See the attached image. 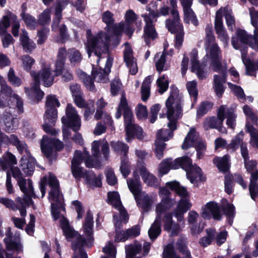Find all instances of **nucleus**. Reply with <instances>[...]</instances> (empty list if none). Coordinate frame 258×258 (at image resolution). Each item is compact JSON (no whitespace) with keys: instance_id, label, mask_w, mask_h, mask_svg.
Returning <instances> with one entry per match:
<instances>
[{"instance_id":"c9c22d12","label":"nucleus","mask_w":258,"mask_h":258,"mask_svg":"<svg viewBox=\"0 0 258 258\" xmlns=\"http://www.w3.org/2000/svg\"><path fill=\"white\" fill-rule=\"evenodd\" d=\"M258 180V171L251 173L250 183L249 190L252 199L255 200L258 197V185L255 180Z\"/></svg>"},{"instance_id":"e433bc0d","label":"nucleus","mask_w":258,"mask_h":258,"mask_svg":"<svg viewBox=\"0 0 258 258\" xmlns=\"http://www.w3.org/2000/svg\"><path fill=\"white\" fill-rule=\"evenodd\" d=\"M198 140V135L194 129H191L185 137L182 145V149H187L196 145Z\"/></svg>"},{"instance_id":"603ef678","label":"nucleus","mask_w":258,"mask_h":258,"mask_svg":"<svg viewBox=\"0 0 258 258\" xmlns=\"http://www.w3.org/2000/svg\"><path fill=\"white\" fill-rule=\"evenodd\" d=\"M225 16L226 22L227 26L229 29L232 30L233 26L234 25L235 19L230 10L227 8L222 9V15Z\"/></svg>"},{"instance_id":"f03ea898","label":"nucleus","mask_w":258,"mask_h":258,"mask_svg":"<svg viewBox=\"0 0 258 258\" xmlns=\"http://www.w3.org/2000/svg\"><path fill=\"white\" fill-rule=\"evenodd\" d=\"M166 186L159 188V195L162 199L156 206V219L148 231L149 236L152 240L155 239L160 234L161 220L164 222V229L165 230L170 232L172 236L177 235L184 227L183 215L191 206L188 200H181L173 211L177 223H173L172 213L167 212V211L176 204V201L168 196L170 191L167 188L168 187Z\"/></svg>"},{"instance_id":"49530a36","label":"nucleus","mask_w":258,"mask_h":258,"mask_svg":"<svg viewBox=\"0 0 258 258\" xmlns=\"http://www.w3.org/2000/svg\"><path fill=\"white\" fill-rule=\"evenodd\" d=\"M23 69L26 71L31 70L32 66L35 63V59L29 55L25 54L20 58Z\"/></svg>"},{"instance_id":"052dcab7","label":"nucleus","mask_w":258,"mask_h":258,"mask_svg":"<svg viewBox=\"0 0 258 258\" xmlns=\"http://www.w3.org/2000/svg\"><path fill=\"white\" fill-rule=\"evenodd\" d=\"M55 18L53 20L52 25V28L53 30L55 27H57L59 24L61 19V12L62 8L60 3H57L54 7Z\"/></svg>"},{"instance_id":"6ab92c4d","label":"nucleus","mask_w":258,"mask_h":258,"mask_svg":"<svg viewBox=\"0 0 258 258\" xmlns=\"http://www.w3.org/2000/svg\"><path fill=\"white\" fill-rule=\"evenodd\" d=\"M15 202L16 204L13 200L10 199L0 198V203L13 211L19 210L22 217L25 216L26 215V208L27 206L33 204L32 200L30 199H29L28 200L26 199V201L23 202L22 198L19 197L15 199Z\"/></svg>"},{"instance_id":"412c9836","label":"nucleus","mask_w":258,"mask_h":258,"mask_svg":"<svg viewBox=\"0 0 258 258\" xmlns=\"http://www.w3.org/2000/svg\"><path fill=\"white\" fill-rule=\"evenodd\" d=\"M139 174L141 175L144 182L147 185L151 186H157L158 182L157 179L146 168L145 166L142 163H139L137 167L133 172L134 180L140 181Z\"/></svg>"},{"instance_id":"3c124183","label":"nucleus","mask_w":258,"mask_h":258,"mask_svg":"<svg viewBox=\"0 0 258 258\" xmlns=\"http://www.w3.org/2000/svg\"><path fill=\"white\" fill-rule=\"evenodd\" d=\"M111 147L117 153L122 154L123 157H126L128 147L122 142H111Z\"/></svg>"},{"instance_id":"864d4df0","label":"nucleus","mask_w":258,"mask_h":258,"mask_svg":"<svg viewBox=\"0 0 258 258\" xmlns=\"http://www.w3.org/2000/svg\"><path fill=\"white\" fill-rule=\"evenodd\" d=\"M157 84L159 88V91L161 94L165 92L169 85V81L167 76L161 75L157 80Z\"/></svg>"},{"instance_id":"473e14b6","label":"nucleus","mask_w":258,"mask_h":258,"mask_svg":"<svg viewBox=\"0 0 258 258\" xmlns=\"http://www.w3.org/2000/svg\"><path fill=\"white\" fill-rule=\"evenodd\" d=\"M20 40L23 49L26 52H31L36 47L35 43L29 39L28 34L25 30L22 31Z\"/></svg>"},{"instance_id":"393cba45","label":"nucleus","mask_w":258,"mask_h":258,"mask_svg":"<svg viewBox=\"0 0 258 258\" xmlns=\"http://www.w3.org/2000/svg\"><path fill=\"white\" fill-rule=\"evenodd\" d=\"M212 215L216 220H220L222 214L219 206L214 202L207 203L202 209V216L204 218H209Z\"/></svg>"},{"instance_id":"72a5a7b5","label":"nucleus","mask_w":258,"mask_h":258,"mask_svg":"<svg viewBox=\"0 0 258 258\" xmlns=\"http://www.w3.org/2000/svg\"><path fill=\"white\" fill-rule=\"evenodd\" d=\"M224 107V119L227 118L226 124L231 128H234L235 126L236 115L234 113V109L232 108H228L226 105H221Z\"/></svg>"},{"instance_id":"6e6552de","label":"nucleus","mask_w":258,"mask_h":258,"mask_svg":"<svg viewBox=\"0 0 258 258\" xmlns=\"http://www.w3.org/2000/svg\"><path fill=\"white\" fill-rule=\"evenodd\" d=\"M127 184L139 207L145 211L149 210L153 203L157 201V196L153 194L149 195L142 192L141 182L139 180H127Z\"/></svg>"},{"instance_id":"680f3d73","label":"nucleus","mask_w":258,"mask_h":258,"mask_svg":"<svg viewBox=\"0 0 258 258\" xmlns=\"http://www.w3.org/2000/svg\"><path fill=\"white\" fill-rule=\"evenodd\" d=\"M120 170L125 178L128 176L130 172V165L128 164V160L126 157H121Z\"/></svg>"},{"instance_id":"9d476101","label":"nucleus","mask_w":258,"mask_h":258,"mask_svg":"<svg viewBox=\"0 0 258 258\" xmlns=\"http://www.w3.org/2000/svg\"><path fill=\"white\" fill-rule=\"evenodd\" d=\"M83 160L85 161L86 165L90 168L94 167L96 164V162L92 160L88 151H84L81 153L76 151L72 161L71 166L72 172L76 179H79L85 175V171L80 166Z\"/></svg>"},{"instance_id":"69168bd1","label":"nucleus","mask_w":258,"mask_h":258,"mask_svg":"<svg viewBox=\"0 0 258 258\" xmlns=\"http://www.w3.org/2000/svg\"><path fill=\"white\" fill-rule=\"evenodd\" d=\"M136 113L137 117L140 119H145L147 117L148 111L146 106L139 104L136 109Z\"/></svg>"},{"instance_id":"5701e85b","label":"nucleus","mask_w":258,"mask_h":258,"mask_svg":"<svg viewBox=\"0 0 258 258\" xmlns=\"http://www.w3.org/2000/svg\"><path fill=\"white\" fill-rule=\"evenodd\" d=\"M190 163L186 169H183L186 172V176L190 182L195 186H198L200 182L204 181L206 177L204 175L201 169L196 165L191 164V160L189 158Z\"/></svg>"},{"instance_id":"20e7f679","label":"nucleus","mask_w":258,"mask_h":258,"mask_svg":"<svg viewBox=\"0 0 258 258\" xmlns=\"http://www.w3.org/2000/svg\"><path fill=\"white\" fill-rule=\"evenodd\" d=\"M102 19L103 22L107 25L105 32L100 31L94 36H90V30L87 32V48L88 56L90 57L91 53L94 52L97 57V63L100 59V56L107 52L111 40L117 36L113 30V27L115 24L112 25L114 21L113 14L109 11H106L102 14Z\"/></svg>"},{"instance_id":"5fc2aeb1","label":"nucleus","mask_w":258,"mask_h":258,"mask_svg":"<svg viewBox=\"0 0 258 258\" xmlns=\"http://www.w3.org/2000/svg\"><path fill=\"white\" fill-rule=\"evenodd\" d=\"M175 32H177L175 37V47L179 48L182 45L184 36L183 26L182 25H178V27L175 28V30L173 33Z\"/></svg>"},{"instance_id":"b1692460","label":"nucleus","mask_w":258,"mask_h":258,"mask_svg":"<svg viewBox=\"0 0 258 258\" xmlns=\"http://www.w3.org/2000/svg\"><path fill=\"white\" fill-rule=\"evenodd\" d=\"M6 236L4 242L8 251H15L18 253L22 251V246L20 243L19 234L12 236L11 229L8 227L6 232Z\"/></svg>"},{"instance_id":"4c0bfd02","label":"nucleus","mask_w":258,"mask_h":258,"mask_svg":"<svg viewBox=\"0 0 258 258\" xmlns=\"http://www.w3.org/2000/svg\"><path fill=\"white\" fill-rule=\"evenodd\" d=\"M166 186L171 190H174L181 197H186L188 196V192L186 188L181 186L179 183L176 181L167 182Z\"/></svg>"},{"instance_id":"58836bf2","label":"nucleus","mask_w":258,"mask_h":258,"mask_svg":"<svg viewBox=\"0 0 258 258\" xmlns=\"http://www.w3.org/2000/svg\"><path fill=\"white\" fill-rule=\"evenodd\" d=\"M171 15L174 18L173 21L170 20L166 21V25L168 29L171 32L173 33L175 30V28L178 27V25H181L179 22V13L176 8L172 9L171 11Z\"/></svg>"},{"instance_id":"1a4fd4ad","label":"nucleus","mask_w":258,"mask_h":258,"mask_svg":"<svg viewBox=\"0 0 258 258\" xmlns=\"http://www.w3.org/2000/svg\"><path fill=\"white\" fill-rule=\"evenodd\" d=\"M62 133L64 140L69 139L71 128L74 132L79 131L81 126V118L72 105L68 104L66 109V116L61 118Z\"/></svg>"},{"instance_id":"bb28decb","label":"nucleus","mask_w":258,"mask_h":258,"mask_svg":"<svg viewBox=\"0 0 258 258\" xmlns=\"http://www.w3.org/2000/svg\"><path fill=\"white\" fill-rule=\"evenodd\" d=\"M123 58L126 67L129 69L131 74L135 75L138 72V67L136 59L133 56V51L130 46L125 44V49L123 52Z\"/></svg>"},{"instance_id":"f3484780","label":"nucleus","mask_w":258,"mask_h":258,"mask_svg":"<svg viewBox=\"0 0 258 258\" xmlns=\"http://www.w3.org/2000/svg\"><path fill=\"white\" fill-rule=\"evenodd\" d=\"M35 84L39 85L41 81L44 86L49 87L52 85L54 81V76L51 70V65L49 63H45L39 73L35 71L30 73Z\"/></svg>"},{"instance_id":"a19ab883","label":"nucleus","mask_w":258,"mask_h":258,"mask_svg":"<svg viewBox=\"0 0 258 258\" xmlns=\"http://www.w3.org/2000/svg\"><path fill=\"white\" fill-rule=\"evenodd\" d=\"M184 13V21L185 23H191L195 26L198 25V21L191 7L183 9Z\"/></svg>"},{"instance_id":"39448f33","label":"nucleus","mask_w":258,"mask_h":258,"mask_svg":"<svg viewBox=\"0 0 258 258\" xmlns=\"http://www.w3.org/2000/svg\"><path fill=\"white\" fill-rule=\"evenodd\" d=\"M253 37L247 34L246 32L242 29H237L236 35L232 37V44L235 49H240L241 52V58L244 64L246 73L250 76L254 75L255 71L258 70V63H253L249 59L246 58L247 47L243 45L248 44L251 48L258 50V29L257 25L254 27Z\"/></svg>"},{"instance_id":"37998d69","label":"nucleus","mask_w":258,"mask_h":258,"mask_svg":"<svg viewBox=\"0 0 258 258\" xmlns=\"http://www.w3.org/2000/svg\"><path fill=\"white\" fill-rule=\"evenodd\" d=\"M156 67L157 71L160 73L161 71L166 70L168 68L165 65V54L164 53H157L155 56Z\"/></svg>"},{"instance_id":"2f4dec72","label":"nucleus","mask_w":258,"mask_h":258,"mask_svg":"<svg viewBox=\"0 0 258 258\" xmlns=\"http://www.w3.org/2000/svg\"><path fill=\"white\" fill-rule=\"evenodd\" d=\"M212 69L215 71L213 68L211 66ZM226 68L223 67L221 64V69L219 71L217 72H220L223 74L221 76L215 75L214 79V89L216 95L220 97L222 96L223 93L224 92V88L223 84L225 82V77L224 74V72L225 71Z\"/></svg>"},{"instance_id":"774afa93","label":"nucleus","mask_w":258,"mask_h":258,"mask_svg":"<svg viewBox=\"0 0 258 258\" xmlns=\"http://www.w3.org/2000/svg\"><path fill=\"white\" fill-rule=\"evenodd\" d=\"M213 106V104L208 102H203L197 110V114L198 115H203L210 109Z\"/></svg>"},{"instance_id":"4d7b16f0","label":"nucleus","mask_w":258,"mask_h":258,"mask_svg":"<svg viewBox=\"0 0 258 258\" xmlns=\"http://www.w3.org/2000/svg\"><path fill=\"white\" fill-rule=\"evenodd\" d=\"M227 84L231 91L238 99H246L244 91L240 86L233 85L230 82H228Z\"/></svg>"},{"instance_id":"13d9d810","label":"nucleus","mask_w":258,"mask_h":258,"mask_svg":"<svg viewBox=\"0 0 258 258\" xmlns=\"http://www.w3.org/2000/svg\"><path fill=\"white\" fill-rule=\"evenodd\" d=\"M79 76L83 80L84 85L88 89L91 91H93L94 89L95 86L94 82L90 76H88L85 73L83 72H81L79 74Z\"/></svg>"},{"instance_id":"cd10ccee","label":"nucleus","mask_w":258,"mask_h":258,"mask_svg":"<svg viewBox=\"0 0 258 258\" xmlns=\"http://www.w3.org/2000/svg\"><path fill=\"white\" fill-rule=\"evenodd\" d=\"M198 51L197 49H192L190 53V62H191V71L195 73L198 77L200 79H203L206 77V72L202 64H200L198 59Z\"/></svg>"},{"instance_id":"c03bdc74","label":"nucleus","mask_w":258,"mask_h":258,"mask_svg":"<svg viewBox=\"0 0 258 258\" xmlns=\"http://www.w3.org/2000/svg\"><path fill=\"white\" fill-rule=\"evenodd\" d=\"M26 93L32 97H35L37 100H40L44 96L43 92L41 91L39 89V85L34 84L31 89L25 88Z\"/></svg>"},{"instance_id":"338daca9","label":"nucleus","mask_w":258,"mask_h":258,"mask_svg":"<svg viewBox=\"0 0 258 258\" xmlns=\"http://www.w3.org/2000/svg\"><path fill=\"white\" fill-rule=\"evenodd\" d=\"M23 19L27 26L31 29H34L36 25V22L34 18L29 14L23 13L21 14Z\"/></svg>"},{"instance_id":"423d86ee","label":"nucleus","mask_w":258,"mask_h":258,"mask_svg":"<svg viewBox=\"0 0 258 258\" xmlns=\"http://www.w3.org/2000/svg\"><path fill=\"white\" fill-rule=\"evenodd\" d=\"M206 34L205 46L206 54L203 58V63L209 62L215 71H219L221 69L222 56L219 47L215 43L212 25H208L206 26Z\"/></svg>"},{"instance_id":"ddd939ff","label":"nucleus","mask_w":258,"mask_h":258,"mask_svg":"<svg viewBox=\"0 0 258 258\" xmlns=\"http://www.w3.org/2000/svg\"><path fill=\"white\" fill-rule=\"evenodd\" d=\"M137 18V16L133 11H127L124 15L125 21L116 24L113 27V30L116 35H121L124 32L130 37L134 31L133 24Z\"/></svg>"},{"instance_id":"bf43d9fd","label":"nucleus","mask_w":258,"mask_h":258,"mask_svg":"<svg viewBox=\"0 0 258 258\" xmlns=\"http://www.w3.org/2000/svg\"><path fill=\"white\" fill-rule=\"evenodd\" d=\"M207 236L203 237L200 241L201 245L206 247L210 244L215 236V230L213 229L207 230Z\"/></svg>"},{"instance_id":"dca6fc26","label":"nucleus","mask_w":258,"mask_h":258,"mask_svg":"<svg viewBox=\"0 0 258 258\" xmlns=\"http://www.w3.org/2000/svg\"><path fill=\"white\" fill-rule=\"evenodd\" d=\"M16 148L21 153L24 154L20 160V165L23 171L27 175H32L35 168V160L31 156L27 149L26 144L24 142L20 141Z\"/></svg>"},{"instance_id":"7ed1b4c3","label":"nucleus","mask_w":258,"mask_h":258,"mask_svg":"<svg viewBox=\"0 0 258 258\" xmlns=\"http://www.w3.org/2000/svg\"><path fill=\"white\" fill-rule=\"evenodd\" d=\"M182 96L179 94L177 88L172 87L170 94L166 102L167 117L169 120V130H160L157 133L155 141L154 152L159 159L163 157V151L167 141L173 137V132L176 129L177 120L182 115L181 109Z\"/></svg>"},{"instance_id":"a878e982","label":"nucleus","mask_w":258,"mask_h":258,"mask_svg":"<svg viewBox=\"0 0 258 258\" xmlns=\"http://www.w3.org/2000/svg\"><path fill=\"white\" fill-rule=\"evenodd\" d=\"M243 138L244 133L243 131H241L232 140L231 143L227 146V148L234 151L240 146L241 155L243 158H245L247 157L248 150L246 144L243 142Z\"/></svg>"},{"instance_id":"0eeeda50","label":"nucleus","mask_w":258,"mask_h":258,"mask_svg":"<svg viewBox=\"0 0 258 258\" xmlns=\"http://www.w3.org/2000/svg\"><path fill=\"white\" fill-rule=\"evenodd\" d=\"M59 106L60 103L55 95H50L47 96L43 128L47 134L55 135L58 133V131L53 127V126L54 125L57 117L56 108Z\"/></svg>"},{"instance_id":"09e8293b","label":"nucleus","mask_w":258,"mask_h":258,"mask_svg":"<svg viewBox=\"0 0 258 258\" xmlns=\"http://www.w3.org/2000/svg\"><path fill=\"white\" fill-rule=\"evenodd\" d=\"M20 141L18 138L15 135L12 134L10 137L7 136L6 135L2 136V139L1 140L0 144L3 145H9L12 144L16 147L18 146Z\"/></svg>"},{"instance_id":"f704fd0d","label":"nucleus","mask_w":258,"mask_h":258,"mask_svg":"<svg viewBox=\"0 0 258 258\" xmlns=\"http://www.w3.org/2000/svg\"><path fill=\"white\" fill-rule=\"evenodd\" d=\"M16 19V16L9 11L7 15L3 17L0 20V36L7 32L8 28L10 26V20L15 21Z\"/></svg>"},{"instance_id":"8fccbe9b","label":"nucleus","mask_w":258,"mask_h":258,"mask_svg":"<svg viewBox=\"0 0 258 258\" xmlns=\"http://www.w3.org/2000/svg\"><path fill=\"white\" fill-rule=\"evenodd\" d=\"M142 245L140 244L130 245L125 247L126 258H133L141 250Z\"/></svg>"},{"instance_id":"c756f323","label":"nucleus","mask_w":258,"mask_h":258,"mask_svg":"<svg viewBox=\"0 0 258 258\" xmlns=\"http://www.w3.org/2000/svg\"><path fill=\"white\" fill-rule=\"evenodd\" d=\"M142 17L144 18L145 26L144 28V38L147 44H148V38L154 39L157 36V33L153 24V20L147 14H143Z\"/></svg>"},{"instance_id":"79ce46f5","label":"nucleus","mask_w":258,"mask_h":258,"mask_svg":"<svg viewBox=\"0 0 258 258\" xmlns=\"http://www.w3.org/2000/svg\"><path fill=\"white\" fill-rule=\"evenodd\" d=\"M23 187V190H21L25 196L24 198L22 199L23 202H25L26 199L28 200L29 199H30L32 200V197L35 198L32 186V182L31 180L28 179V180H27L26 179V183L24 184Z\"/></svg>"},{"instance_id":"0e129e2a","label":"nucleus","mask_w":258,"mask_h":258,"mask_svg":"<svg viewBox=\"0 0 258 258\" xmlns=\"http://www.w3.org/2000/svg\"><path fill=\"white\" fill-rule=\"evenodd\" d=\"M94 117L97 120L102 118L104 120V123L112 126V120H111L109 115L105 113H103L101 110L98 109L95 114Z\"/></svg>"},{"instance_id":"a18cd8bd","label":"nucleus","mask_w":258,"mask_h":258,"mask_svg":"<svg viewBox=\"0 0 258 258\" xmlns=\"http://www.w3.org/2000/svg\"><path fill=\"white\" fill-rule=\"evenodd\" d=\"M151 80L150 77L146 78L142 84L141 89L142 99L146 101L150 95V84Z\"/></svg>"},{"instance_id":"f8f14e48","label":"nucleus","mask_w":258,"mask_h":258,"mask_svg":"<svg viewBox=\"0 0 258 258\" xmlns=\"http://www.w3.org/2000/svg\"><path fill=\"white\" fill-rule=\"evenodd\" d=\"M108 201L110 205L116 209L119 212V217L114 215L113 218L116 228L120 229L122 223H126L128 219V215L122 207L118 193L116 191L109 192L108 193Z\"/></svg>"},{"instance_id":"9b49d317","label":"nucleus","mask_w":258,"mask_h":258,"mask_svg":"<svg viewBox=\"0 0 258 258\" xmlns=\"http://www.w3.org/2000/svg\"><path fill=\"white\" fill-rule=\"evenodd\" d=\"M242 110L246 116V131L250 133L251 136L250 144L252 146L258 149V134L252 126L257 123V114L253 112L251 108L247 105L243 107Z\"/></svg>"},{"instance_id":"7c9ffc66","label":"nucleus","mask_w":258,"mask_h":258,"mask_svg":"<svg viewBox=\"0 0 258 258\" xmlns=\"http://www.w3.org/2000/svg\"><path fill=\"white\" fill-rule=\"evenodd\" d=\"M157 4L156 2L150 3L147 7V10L149 11V14L151 19L156 21L157 19L161 16H166L169 14V8L167 6H164L159 10H157Z\"/></svg>"},{"instance_id":"4be33fe9","label":"nucleus","mask_w":258,"mask_h":258,"mask_svg":"<svg viewBox=\"0 0 258 258\" xmlns=\"http://www.w3.org/2000/svg\"><path fill=\"white\" fill-rule=\"evenodd\" d=\"M224 107L220 106L217 110V117H211L207 118L204 123V126L206 130L209 128H216L220 132L225 133L226 129L222 127L224 121Z\"/></svg>"},{"instance_id":"de8ad7c7","label":"nucleus","mask_w":258,"mask_h":258,"mask_svg":"<svg viewBox=\"0 0 258 258\" xmlns=\"http://www.w3.org/2000/svg\"><path fill=\"white\" fill-rule=\"evenodd\" d=\"M68 53L69 59L72 64H75L81 61L82 55L78 50L75 48L69 49Z\"/></svg>"},{"instance_id":"a211bd4d","label":"nucleus","mask_w":258,"mask_h":258,"mask_svg":"<svg viewBox=\"0 0 258 258\" xmlns=\"http://www.w3.org/2000/svg\"><path fill=\"white\" fill-rule=\"evenodd\" d=\"M190 163L189 158L187 157L178 158L172 161L171 159L167 158L163 160L159 164V172L162 176L167 174L170 169H176L180 167L186 169Z\"/></svg>"},{"instance_id":"c85d7f7f","label":"nucleus","mask_w":258,"mask_h":258,"mask_svg":"<svg viewBox=\"0 0 258 258\" xmlns=\"http://www.w3.org/2000/svg\"><path fill=\"white\" fill-rule=\"evenodd\" d=\"M113 59L109 57L106 61L105 68L104 69L100 68L98 71H95L93 68L92 71V74L97 82L106 83L108 80V74L110 72L112 66Z\"/></svg>"},{"instance_id":"f257e3e1","label":"nucleus","mask_w":258,"mask_h":258,"mask_svg":"<svg viewBox=\"0 0 258 258\" xmlns=\"http://www.w3.org/2000/svg\"><path fill=\"white\" fill-rule=\"evenodd\" d=\"M44 180L48 181L51 188L49 193V201L51 205V214L54 220L59 219L61 228L66 238L72 242V248L74 251L73 258H87L86 252L83 250L82 247L85 245L91 246L93 242V217L92 213L88 211L85 219L83 230L86 239L75 231L69 225L68 220L60 214L61 211H64L63 206L62 196L58 189V182L55 176L50 174L48 179L44 178Z\"/></svg>"},{"instance_id":"ea45409f","label":"nucleus","mask_w":258,"mask_h":258,"mask_svg":"<svg viewBox=\"0 0 258 258\" xmlns=\"http://www.w3.org/2000/svg\"><path fill=\"white\" fill-rule=\"evenodd\" d=\"M229 157L228 155H225L222 158L217 157L215 158L213 162L219 170L225 172L229 168Z\"/></svg>"},{"instance_id":"4468645a","label":"nucleus","mask_w":258,"mask_h":258,"mask_svg":"<svg viewBox=\"0 0 258 258\" xmlns=\"http://www.w3.org/2000/svg\"><path fill=\"white\" fill-rule=\"evenodd\" d=\"M133 115L131 111L124 112V124L126 131V141L131 142L136 136L139 139L144 137L142 128L133 121Z\"/></svg>"},{"instance_id":"2eb2a0df","label":"nucleus","mask_w":258,"mask_h":258,"mask_svg":"<svg viewBox=\"0 0 258 258\" xmlns=\"http://www.w3.org/2000/svg\"><path fill=\"white\" fill-rule=\"evenodd\" d=\"M17 164V160L15 157L11 153H7L3 159L0 161V166L3 170L11 168L13 177L18 181V184L21 190H23L24 184L26 183V179L23 178L20 170L16 167H13L14 165Z\"/></svg>"},{"instance_id":"6e6d98bb","label":"nucleus","mask_w":258,"mask_h":258,"mask_svg":"<svg viewBox=\"0 0 258 258\" xmlns=\"http://www.w3.org/2000/svg\"><path fill=\"white\" fill-rule=\"evenodd\" d=\"M215 28L216 32L225 30L222 21V8H221L216 12L215 20Z\"/></svg>"},{"instance_id":"e2e57ef3","label":"nucleus","mask_w":258,"mask_h":258,"mask_svg":"<svg viewBox=\"0 0 258 258\" xmlns=\"http://www.w3.org/2000/svg\"><path fill=\"white\" fill-rule=\"evenodd\" d=\"M197 83L195 81H189L186 83V88L191 97L196 100L198 96Z\"/></svg>"},{"instance_id":"aec40b11","label":"nucleus","mask_w":258,"mask_h":258,"mask_svg":"<svg viewBox=\"0 0 258 258\" xmlns=\"http://www.w3.org/2000/svg\"><path fill=\"white\" fill-rule=\"evenodd\" d=\"M63 147V144L59 140L49 139L47 136L43 137L41 141V149L42 153L49 160L53 156L54 149L57 150Z\"/></svg>"}]
</instances>
